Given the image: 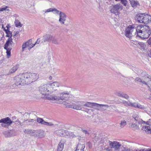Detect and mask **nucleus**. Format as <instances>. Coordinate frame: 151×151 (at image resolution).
<instances>
[{"label":"nucleus","mask_w":151,"mask_h":151,"mask_svg":"<svg viewBox=\"0 0 151 151\" xmlns=\"http://www.w3.org/2000/svg\"><path fill=\"white\" fill-rule=\"evenodd\" d=\"M132 118L135 121L137 122V123L139 124H141L143 123V121L140 118L139 115L137 114H134L132 115Z\"/></svg>","instance_id":"dca6fc26"},{"label":"nucleus","mask_w":151,"mask_h":151,"mask_svg":"<svg viewBox=\"0 0 151 151\" xmlns=\"http://www.w3.org/2000/svg\"><path fill=\"white\" fill-rule=\"evenodd\" d=\"M24 74L27 84L35 81L38 78V75L36 73L27 72Z\"/></svg>","instance_id":"7ed1b4c3"},{"label":"nucleus","mask_w":151,"mask_h":151,"mask_svg":"<svg viewBox=\"0 0 151 151\" xmlns=\"http://www.w3.org/2000/svg\"><path fill=\"white\" fill-rule=\"evenodd\" d=\"M44 125L47 126H51L54 125V124L51 122H45Z\"/></svg>","instance_id":"37998d69"},{"label":"nucleus","mask_w":151,"mask_h":151,"mask_svg":"<svg viewBox=\"0 0 151 151\" xmlns=\"http://www.w3.org/2000/svg\"><path fill=\"white\" fill-rule=\"evenodd\" d=\"M16 124L18 125H20L21 124V123L20 122H17V121H16Z\"/></svg>","instance_id":"e2e57ef3"},{"label":"nucleus","mask_w":151,"mask_h":151,"mask_svg":"<svg viewBox=\"0 0 151 151\" xmlns=\"http://www.w3.org/2000/svg\"><path fill=\"white\" fill-rule=\"evenodd\" d=\"M150 81H148V83L151 85V78L150 79Z\"/></svg>","instance_id":"774afa93"},{"label":"nucleus","mask_w":151,"mask_h":151,"mask_svg":"<svg viewBox=\"0 0 151 151\" xmlns=\"http://www.w3.org/2000/svg\"><path fill=\"white\" fill-rule=\"evenodd\" d=\"M70 135L71 136H72L73 137H75L76 136L73 134V133L72 132L70 133Z\"/></svg>","instance_id":"680f3d73"},{"label":"nucleus","mask_w":151,"mask_h":151,"mask_svg":"<svg viewBox=\"0 0 151 151\" xmlns=\"http://www.w3.org/2000/svg\"><path fill=\"white\" fill-rule=\"evenodd\" d=\"M10 40L9 38L7 39V40L6 41V43L4 45V48H9L8 47L10 45Z\"/></svg>","instance_id":"72a5a7b5"},{"label":"nucleus","mask_w":151,"mask_h":151,"mask_svg":"<svg viewBox=\"0 0 151 151\" xmlns=\"http://www.w3.org/2000/svg\"><path fill=\"white\" fill-rule=\"evenodd\" d=\"M145 151H151V148H148L147 149L145 150Z\"/></svg>","instance_id":"338daca9"},{"label":"nucleus","mask_w":151,"mask_h":151,"mask_svg":"<svg viewBox=\"0 0 151 151\" xmlns=\"http://www.w3.org/2000/svg\"><path fill=\"white\" fill-rule=\"evenodd\" d=\"M70 93L68 91H64L61 93L60 96H58V100H67L69 98Z\"/></svg>","instance_id":"f8f14e48"},{"label":"nucleus","mask_w":151,"mask_h":151,"mask_svg":"<svg viewBox=\"0 0 151 151\" xmlns=\"http://www.w3.org/2000/svg\"><path fill=\"white\" fill-rule=\"evenodd\" d=\"M109 142L110 148L114 149L115 150H118L122 146L119 142L117 141L111 142L109 141Z\"/></svg>","instance_id":"1a4fd4ad"},{"label":"nucleus","mask_w":151,"mask_h":151,"mask_svg":"<svg viewBox=\"0 0 151 151\" xmlns=\"http://www.w3.org/2000/svg\"><path fill=\"white\" fill-rule=\"evenodd\" d=\"M54 12V14H59L60 12H61L60 11H59L57 9H55V8H52V12Z\"/></svg>","instance_id":"79ce46f5"},{"label":"nucleus","mask_w":151,"mask_h":151,"mask_svg":"<svg viewBox=\"0 0 151 151\" xmlns=\"http://www.w3.org/2000/svg\"><path fill=\"white\" fill-rule=\"evenodd\" d=\"M52 12V8H50L47 10H46L45 12Z\"/></svg>","instance_id":"4d7b16f0"},{"label":"nucleus","mask_w":151,"mask_h":151,"mask_svg":"<svg viewBox=\"0 0 151 151\" xmlns=\"http://www.w3.org/2000/svg\"><path fill=\"white\" fill-rule=\"evenodd\" d=\"M4 30L6 32V34H7L9 32H10V31L9 30V29H5V28H4Z\"/></svg>","instance_id":"bf43d9fd"},{"label":"nucleus","mask_w":151,"mask_h":151,"mask_svg":"<svg viewBox=\"0 0 151 151\" xmlns=\"http://www.w3.org/2000/svg\"><path fill=\"white\" fill-rule=\"evenodd\" d=\"M142 129L148 133H151V128L149 126H143Z\"/></svg>","instance_id":"bb28decb"},{"label":"nucleus","mask_w":151,"mask_h":151,"mask_svg":"<svg viewBox=\"0 0 151 151\" xmlns=\"http://www.w3.org/2000/svg\"><path fill=\"white\" fill-rule=\"evenodd\" d=\"M52 37L49 34H46L43 36L42 42H49L52 40Z\"/></svg>","instance_id":"a211bd4d"},{"label":"nucleus","mask_w":151,"mask_h":151,"mask_svg":"<svg viewBox=\"0 0 151 151\" xmlns=\"http://www.w3.org/2000/svg\"><path fill=\"white\" fill-rule=\"evenodd\" d=\"M115 1H120L121 3L125 6H126L127 3V0H115Z\"/></svg>","instance_id":"e433bc0d"},{"label":"nucleus","mask_w":151,"mask_h":151,"mask_svg":"<svg viewBox=\"0 0 151 151\" xmlns=\"http://www.w3.org/2000/svg\"><path fill=\"white\" fill-rule=\"evenodd\" d=\"M147 42L149 45L151 47V37H150L149 40H148Z\"/></svg>","instance_id":"6e6d98bb"},{"label":"nucleus","mask_w":151,"mask_h":151,"mask_svg":"<svg viewBox=\"0 0 151 151\" xmlns=\"http://www.w3.org/2000/svg\"><path fill=\"white\" fill-rule=\"evenodd\" d=\"M132 6L134 8L137 7V5L139 4L138 1H135L134 0H129Z\"/></svg>","instance_id":"cd10ccee"},{"label":"nucleus","mask_w":151,"mask_h":151,"mask_svg":"<svg viewBox=\"0 0 151 151\" xmlns=\"http://www.w3.org/2000/svg\"><path fill=\"white\" fill-rule=\"evenodd\" d=\"M7 7H8L7 6H6L5 7L0 8V11H3L4 10H6Z\"/></svg>","instance_id":"864d4df0"},{"label":"nucleus","mask_w":151,"mask_h":151,"mask_svg":"<svg viewBox=\"0 0 151 151\" xmlns=\"http://www.w3.org/2000/svg\"><path fill=\"white\" fill-rule=\"evenodd\" d=\"M14 22L15 25L17 27H21L22 25L18 20H16Z\"/></svg>","instance_id":"473e14b6"},{"label":"nucleus","mask_w":151,"mask_h":151,"mask_svg":"<svg viewBox=\"0 0 151 151\" xmlns=\"http://www.w3.org/2000/svg\"><path fill=\"white\" fill-rule=\"evenodd\" d=\"M121 97L126 99H128L129 98V96L127 94L124 93L123 92L122 93Z\"/></svg>","instance_id":"ea45409f"},{"label":"nucleus","mask_w":151,"mask_h":151,"mask_svg":"<svg viewBox=\"0 0 151 151\" xmlns=\"http://www.w3.org/2000/svg\"><path fill=\"white\" fill-rule=\"evenodd\" d=\"M64 147V143L60 141L59 143L57 151H62Z\"/></svg>","instance_id":"393cba45"},{"label":"nucleus","mask_w":151,"mask_h":151,"mask_svg":"<svg viewBox=\"0 0 151 151\" xmlns=\"http://www.w3.org/2000/svg\"><path fill=\"white\" fill-rule=\"evenodd\" d=\"M9 40H10V45H12L13 43V40L12 39V38L11 37H9Z\"/></svg>","instance_id":"13d9d810"},{"label":"nucleus","mask_w":151,"mask_h":151,"mask_svg":"<svg viewBox=\"0 0 151 151\" xmlns=\"http://www.w3.org/2000/svg\"><path fill=\"white\" fill-rule=\"evenodd\" d=\"M15 80V84L16 86L19 85L23 86L26 84L24 73L19 75L16 77Z\"/></svg>","instance_id":"20e7f679"},{"label":"nucleus","mask_w":151,"mask_h":151,"mask_svg":"<svg viewBox=\"0 0 151 151\" xmlns=\"http://www.w3.org/2000/svg\"><path fill=\"white\" fill-rule=\"evenodd\" d=\"M143 122H144V123H145L147 125H150V122H145L143 121Z\"/></svg>","instance_id":"69168bd1"},{"label":"nucleus","mask_w":151,"mask_h":151,"mask_svg":"<svg viewBox=\"0 0 151 151\" xmlns=\"http://www.w3.org/2000/svg\"><path fill=\"white\" fill-rule=\"evenodd\" d=\"M3 133L6 137H13L17 134L16 131L14 129L5 131L3 132Z\"/></svg>","instance_id":"6e6552de"},{"label":"nucleus","mask_w":151,"mask_h":151,"mask_svg":"<svg viewBox=\"0 0 151 151\" xmlns=\"http://www.w3.org/2000/svg\"><path fill=\"white\" fill-rule=\"evenodd\" d=\"M19 67L18 65H16L14 66L9 70L8 74L9 75L15 72L19 68Z\"/></svg>","instance_id":"a878e982"},{"label":"nucleus","mask_w":151,"mask_h":151,"mask_svg":"<svg viewBox=\"0 0 151 151\" xmlns=\"http://www.w3.org/2000/svg\"><path fill=\"white\" fill-rule=\"evenodd\" d=\"M35 137L42 138L45 136V132L42 130L39 129L36 130Z\"/></svg>","instance_id":"4468645a"},{"label":"nucleus","mask_w":151,"mask_h":151,"mask_svg":"<svg viewBox=\"0 0 151 151\" xmlns=\"http://www.w3.org/2000/svg\"><path fill=\"white\" fill-rule=\"evenodd\" d=\"M59 21L61 24H64L66 20V15L62 12H60L59 13Z\"/></svg>","instance_id":"2eb2a0df"},{"label":"nucleus","mask_w":151,"mask_h":151,"mask_svg":"<svg viewBox=\"0 0 151 151\" xmlns=\"http://www.w3.org/2000/svg\"><path fill=\"white\" fill-rule=\"evenodd\" d=\"M26 43H27V42H24L22 44V49L23 51H24V49L27 47L26 45Z\"/></svg>","instance_id":"09e8293b"},{"label":"nucleus","mask_w":151,"mask_h":151,"mask_svg":"<svg viewBox=\"0 0 151 151\" xmlns=\"http://www.w3.org/2000/svg\"><path fill=\"white\" fill-rule=\"evenodd\" d=\"M82 131L83 133H85V134H89V132L86 130L82 129Z\"/></svg>","instance_id":"3c124183"},{"label":"nucleus","mask_w":151,"mask_h":151,"mask_svg":"<svg viewBox=\"0 0 151 151\" xmlns=\"http://www.w3.org/2000/svg\"><path fill=\"white\" fill-rule=\"evenodd\" d=\"M13 122V121L9 117L4 118L0 120V123H1V126L5 128H8Z\"/></svg>","instance_id":"423d86ee"},{"label":"nucleus","mask_w":151,"mask_h":151,"mask_svg":"<svg viewBox=\"0 0 151 151\" xmlns=\"http://www.w3.org/2000/svg\"><path fill=\"white\" fill-rule=\"evenodd\" d=\"M127 124L126 122L125 121H121L120 123V127L121 128L123 127Z\"/></svg>","instance_id":"58836bf2"},{"label":"nucleus","mask_w":151,"mask_h":151,"mask_svg":"<svg viewBox=\"0 0 151 151\" xmlns=\"http://www.w3.org/2000/svg\"><path fill=\"white\" fill-rule=\"evenodd\" d=\"M137 122L135 123H130L129 124V127L134 130H139V125H138Z\"/></svg>","instance_id":"f3484780"},{"label":"nucleus","mask_w":151,"mask_h":151,"mask_svg":"<svg viewBox=\"0 0 151 151\" xmlns=\"http://www.w3.org/2000/svg\"><path fill=\"white\" fill-rule=\"evenodd\" d=\"M4 48L6 50L7 56V57L9 58L11 55V51L12 49V47H9L7 48Z\"/></svg>","instance_id":"c85d7f7f"},{"label":"nucleus","mask_w":151,"mask_h":151,"mask_svg":"<svg viewBox=\"0 0 151 151\" xmlns=\"http://www.w3.org/2000/svg\"><path fill=\"white\" fill-rule=\"evenodd\" d=\"M100 105L101 104L92 102L91 108L98 110H100Z\"/></svg>","instance_id":"5701e85b"},{"label":"nucleus","mask_w":151,"mask_h":151,"mask_svg":"<svg viewBox=\"0 0 151 151\" xmlns=\"http://www.w3.org/2000/svg\"><path fill=\"white\" fill-rule=\"evenodd\" d=\"M136 37L143 40L147 39L151 34V30L147 25H139L136 28Z\"/></svg>","instance_id":"f257e3e1"},{"label":"nucleus","mask_w":151,"mask_h":151,"mask_svg":"<svg viewBox=\"0 0 151 151\" xmlns=\"http://www.w3.org/2000/svg\"><path fill=\"white\" fill-rule=\"evenodd\" d=\"M25 42L27 43H26L27 46L29 47V46L32 43V39L29 40L27 42Z\"/></svg>","instance_id":"a18cd8bd"},{"label":"nucleus","mask_w":151,"mask_h":151,"mask_svg":"<svg viewBox=\"0 0 151 151\" xmlns=\"http://www.w3.org/2000/svg\"><path fill=\"white\" fill-rule=\"evenodd\" d=\"M37 121L39 123L44 125L45 122L43 119L40 117H38L37 118Z\"/></svg>","instance_id":"2f4dec72"},{"label":"nucleus","mask_w":151,"mask_h":151,"mask_svg":"<svg viewBox=\"0 0 151 151\" xmlns=\"http://www.w3.org/2000/svg\"><path fill=\"white\" fill-rule=\"evenodd\" d=\"M81 104V101H78L76 102V103L70 104L68 105V107L74 109L80 110L82 109Z\"/></svg>","instance_id":"9b49d317"},{"label":"nucleus","mask_w":151,"mask_h":151,"mask_svg":"<svg viewBox=\"0 0 151 151\" xmlns=\"http://www.w3.org/2000/svg\"><path fill=\"white\" fill-rule=\"evenodd\" d=\"M14 32H15V34L14 35V37H15L17 35H18L19 33V31H17L16 32L15 31H14Z\"/></svg>","instance_id":"052dcab7"},{"label":"nucleus","mask_w":151,"mask_h":151,"mask_svg":"<svg viewBox=\"0 0 151 151\" xmlns=\"http://www.w3.org/2000/svg\"><path fill=\"white\" fill-rule=\"evenodd\" d=\"M122 92H123L120 91H118L116 92L115 93V94L116 96L120 97H121Z\"/></svg>","instance_id":"a19ab883"},{"label":"nucleus","mask_w":151,"mask_h":151,"mask_svg":"<svg viewBox=\"0 0 151 151\" xmlns=\"http://www.w3.org/2000/svg\"><path fill=\"white\" fill-rule=\"evenodd\" d=\"M106 142H107L106 138L104 137H102L101 138V139L100 141V143L104 144V143H106ZM103 144L104 145V144Z\"/></svg>","instance_id":"c9c22d12"},{"label":"nucleus","mask_w":151,"mask_h":151,"mask_svg":"<svg viewBox=\"0 0 151 151\" xmlns=\"http://www.w3.org/2000/svg\"><path fill=\"white\" fill-rule=\"evenodd\" d=\"M82 107L83 106H86L90 108H91V106L92 102H84L81 101Z\"/></svg>","instance_id":"aec40b11"},{"label":"nucleus","mask_w":151,"mask_h":151,"mask_svg":"<svg viewBox=\"0 0 151 151\" xmlns=\"http://www.w3.org/2000/svg\"><path fill=\"white\" fill-rule=\"evenodd\" d=\"M135 80L137 81H138L139 82L142 83L143 84H144L145 85H147V83L145 81H142V79H141L140 78L137 77L135 78Z\"/></svg>","instance_id":"c756f323"},{"label":"nucleus","mask_w":151,"mask_h":151,"mask_svg":"<svg viewBox=\"0 0 151 151\" xmlns=\"http://www.w3.org/2000/svg\"><path fill=\"white\" fill-rule=\"evenodd\" d=\"M6 37H9V38L11 37L12 38V32H11L10 31V32H9L7 34H6Z\"/></svg>","instance_id":"de8ad7c7"},{"label":"nucleus","mask_w":151,"mask_h":151,"mask_svg":"<svg viewBox=\"0 0 151 151\" xmlns=\"http://www.w3.org/2000/svg\"><path fill=\"white\" fill-rule=\"evenodd\" d=\"M138 44L141 47H142V49H143V50H145V44L144 43L142 42H139L138 43Z\"/></svg>","instance_id":"49530a36"},{"label":"nucleus","mask_w":151,"mask_h":151,"mask_svg":"<svg viewBox=\"0 0 151 151\" xmlns=\"http://www.w3.org/2000/svg\"><path fill=\"white\" fill-rule=\"evenodd\" d=\"M150 78L148 76H145V81H147V83H148V81H150Z\"/></svg>","instance_id":"8fccbe9b"},{"label":"nucleus","mask_w":151,"mask_h":151,"mask_svg":"<svg viewBox=\"0 0 151 151\" xmlns=\"http://www.w3.org/2000/svg\"><path fill=\"white\" fill-rule=\"evenodd\" d=\"M60 85V84L58 82L55 81L49 85L50 88V92H53L57 90V88L59 87Z\"/></svg>","instance_id":"ddd939ff"},{"label":"nucleus","mask_w":151,"mask_h":151,"mask_svg":"<svg viewBox=\"0 0 151 151\" xmlns=\"http://www.w3.org/2000/svg\"><path fill=\"white\" fill-rule=\"evenodd\" d=\"M135 19L138 23L147 24L151 22V16L146 13H140L135 15Z\"/></svg>","instance_id":"f03ea898"},{"label":"nucleus","mask_w":151,"mask_h":151,"mask_svg":"<svg viewBox=\"0 0 151 151\" xmlns=\"http://www.w3.org/2000/svg\"><path fill=\"white\" fill-rule=\"evenodd\" d=\"M67 131L63 129H59L56 132V134L60 136H65V133H66Z\"/></svg>","instance_id":"412c9836"},{"label":"nucleus","mask_w":151,"mask_h":151,"mask_svg":"<svg viewBox=\"0 0 151 151\" xmlns=\"http://www.w3.org/2000/svg\"><path fill=\"white\" fill-rule=\"evenodd\" d=\"M131 102L130 101H126L124 100H122V104L124 105L125 106H126L128 105L129 106H130L131 104Z\"/></svg>","instance_id":"f704fd0d"},{"label":"nucleus","mask_w":151,"mask_h":151,"mask_svg":"<svg viewBox=\"0 0 151 151\" xmlns=\"http://www.w3.org/2000/svg\"><path fill=\"white\" fill-rule=\"evenodd\" d=\"M109 107V106L105 105V104H101L100 107V111H104L106 110V109Z\"/></svg>","instance_id":"7c9ffc66"},{"label":"nucleus","mask_w":151,"mask_h":151,"mask_svg":"<svg viewBox=\"0 0 151 151\" xmlns=\"http://www.w3.org/2000/svg\"><path fill=\"white\" fill-rule=\"evenodd\" d=\"M138 104L137 103H132L131 102V104L130 106L134 107L135 108H137L138 106Z\"/></svg>","instance_id":"c03bdc74"},{"label":"nucleus","mask_w":151,"mask_h":151,"mask_svg":"<svg viewBox=\"0 0 151 151\" xmlns=\"http://www.w3.org/2000/svg\"><path fill=\"white\" fill-rule=\"evenodd\" d=\"M45 97L47 98L48 99L51 100H58V96H49V95H47L45 96Z\"/></svg>","instance_id":"b1692460"},{"label":"nucleus","mask_w":151,"mask_h":151,"mask_svg":"<svg viewBox=\"0 0 151 151\" xmlns=\"http://www.w3.org/2000/svg\"><path fill=\"white\" fill-rule=\"evenodd\" d=\"M120 9H122V6L120 4H117L113 6L112 8L111 9L110 11L111 13L117 15L119 13V11Z\"/></svg>","instance_id":"9d476101"},{"label":"nucleus","mask_w":151,"mask_h":151,"mask_svg":"<svg viewBox=\"0 0 151 151\" xmlns=\"http://www.w3.org/2000/svg\"><path fill=\"white\" fill-rule=\"evenodd\" d=\"M40 42V39L39 38L37 40V41L35 43L38 44Z\"/></svg>","instance_id":"0e129e2a"},{"label":"nucleus","mask_w":151,"mask_h":151,"mask_svg":"<svg viewBox=\"0 0 151 151\" xmlns=\"http://www.w3.org/2000/svg\"><path fill=\"white\" fill-rule=\"evenodd\" d=\"M51 41H52V42L54 44L56 45H58L59 44V43L58 42L57 40L55 38H52V40Z\"/></svg>","instance_id":"4c0bfd02"},{"label":"nucleus","mask_w":151,"mask_h":151,"mask_svg":"<svg viewBox=\"0 0 151 151\" xmlns=\"http://www.w3.org/2000/svg\"><path fill=\"white\" fill-rule=\"evenodd\" d=\"M137 108L141 109H143L144 108V106H142L138 104V106H137Z\"/></svg>","instance_id":"603ef678"},{"label":"nucleus","mask_w":151,"mask_h":151,"mask_svg":"<svg viewBox=\"0 0 151 151\" xmlns=\"http://www.w3.org/2000/svg\"><path fill=\"white\" fill-rule=\"evenodd\" d=\"M122 151H130V149L127 147H124V149L122 150Z\"/></svg>","instance_id":"5fc2aeb1"},{"label":"nucleus","mask_w":151,"mask_h":151,"mask_svg":"<svg viewBox=\"0 0 151 151\" xmlns=\"http://www.w3.org/2000/svg\"><path fill=\"white\" fill-rule=\"evenodd\" d=\"M36 130L29 129H25L24 130V132L25 133L29 134L31 136H32L34 137H35V135L36 134Z\"/></svg>","instance_id":"6ab92c4d"},{"label":"nucleus","mask_w":151,"mask_h":151,"mask_svg":"<svg viewBox=\"0 0 151 151\" xmlns=\"http://www.w3.org/2000/svg\"><path fill=\"white\" fill-rule=\"evenodd\" d=\"M85 147L84 144H78L77 147L76 151H83Z\"/></svg>","instance_id":"4be33fe9"},{"label":"nucleus","mask_w":151,"mask_h":151,"mask_svg":"<svg viewBox=\"0 0 151 151\" xmlns=\"http://www.w3.org/2000/svg\"><path fill=\"white\" fill-rule=\"evenodd\" d=\"M49 86L45 84L40 86L39 88V91L40 93L43 95L45 97L49 95L51 93L50 91L48 89Z\"/></svg>","instance_id":"39448f33"},{"label":"nucleus","mask_w":151,"mask_h":151,"mask_svg":"<svg viewBox=\"0 0 151 151\" xmlns=\"http://www.w3.org/2000/svg\"><path fill=\"white\" fill-rule=\"evenodd\" d=\"M135 29V26L133 24L129 25L125 29V36L129 39L132 38V32Z\"/></svg>","instance_id":"0eeeda50"}]
</instances>
